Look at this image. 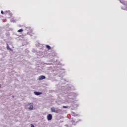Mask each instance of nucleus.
Here are the masks:
<instances>
[{"mask_svg":"<svg viewBox=\"0 0 127 127\" xmlns=\"http://www.w3.org/2000/svg\"><path fill=\"white\" fill-rule=\"evenodd\" d=\"M51 110L52 113H58L61 111V110H56V109L54 107H52L51 109Z\"/></svg>","mask_w":127,"mask_h":127,"instance_id":"f257e3e1","label":"nucleus"},{"mask_svg":"<svg viewBox=\"0 0 127 127\" xmlns=\"http://www.w3.org/2000/svg\"><path fill=\"white\" fill-rule=\"evenodd\" d=\"M53 116L51 114H49L47 116V119L49 121H51L52 120Z\"/></svg>","mask_w":127,"mask_h":127,"instance_id":"f03ea898","label":"nucleus"},{"mask_svg":"<svg viewBox=\"0 0 127 127\" xmlns=\"http://www.w3.org/2000/svg\"><path fill=\"white\" fill-rule=\"evenodd\" d=\"M46 79V76L42 75L39 76L38 80H44Z\"/></svg>","mask_w":127,"mask_h":127,"instance_id":"7ed1b4c3","label":"nucleus"},{"mask_svg":"<svg viewBox=\"0 0 127 127\" xmlns=\"http://www.w3.org/2000/svg\"><path fill=\"white\" fill-rule=\"evenodd\" d=\"M34 93L36 95H41L42 94L41 92H37V91H35Z\"/></svg>","mask_w":127,"mask_h":127,"instance_id":"20e7f679","label":"nucleus"},{"mask_svg":"<svg viewBox=\"0 0 127 127\" xmlns=\"http://www.w3.org/2000/svg\"><path fill=\"white\" fill-rule=\"evenodd\" d=\"M46 47L48 49V50H50L51 49V47H50L49 45L46 46Z\"/></svg>","mask_w":127,"mask_h":127,"instance_id":"39448f33","label":"nucleus"},{"mask_svg":"<svg viewBox=\"0 0 127 127\" xmlns=\"http://www.w3.org/2000/svg\"><path fill=\"white\" fill-rule=\"evenodd\" d=\"M33 105H30V107L28 108V109H29V110H33Z\"/></svg>","mask_w":127,"mask_h":127,"instance_id":"423d86ee","label":"nucleus"},{"mask_svg":"<svg viewBox=\"0 0 127 127\" xmlns=\"http://www.w3.org/2000/svg\"><path fill=\"white\" fill-rule=\"evenodd\" d=\"M23 31V30L22 29H20L18 30V32L20 33Z\"/></svg>","mask_w":127,"mask_h":127,"instance_id":"0eeeda50","label":"nucleus"},{"mask_svg":"<svg viewBox=\"0 0 127 127\" xmlns=\"http://www.w3.org/2000/svg\"><path fill=\"white\" fill-rule=\"evenodd\" d=\"M7 49L11 51V49L9 48L8 45L7 46Z\"/></svg>","mask_w":127,"mask_h":127,"instance_id":"6e6552de","label":"nucleus"},{"mask_svg":"<svg viewBox=\"0 0 127 127\" xmlns=\"http://www.w3.org/2000/svg\"><path fill=\"white\" fill-rule=\"evenodd\" d=\"M63 108H64V109H67V108H68V107H67V106H63Z\"/></svg>","mask_w":127,"mask_h":127,"instance_id":"1a4fd4ad","label":"nucleus"},{"mask_svg":"<svg viewBox=\"0 0 127 127\" xmlns=\"http://www.w3.org/2000/svg\"><path fill=\"white\" fill-rule=\"evenodd\" d=\"M1 13L2 15H3L4 14L2 10L1 11Z\"/></svg>","mask_w":127,"mask_h":127,"instance_id":"9d476101","label":"nucleus"},{"mask_svg":"<svg viewBox=\"0 0 127 127\" xmlns=\"http://www.w3.org/2000/svg\"><path fill=\"white\" fill-rule=\"evenodd\" d=\"M31 127H35V126L32 124L31 125Z\"/></svg>","mask_w":127,"mask_h":127,"instance_id":"9b49d317","label":"nucleus"},{"mask_svg":"<svg viewBox=\"0 0 127 127\" xmlns=\"http://www.w3.org/2000/svg\"><path fill=\"white\" fill-rule=\"evenodd\" d=\"M32 103H29V105H32Z\"/></svg>","mask_w":127,"mask_h":127,"instance_id":"f8f14e48","label":"nucleus"},{"mask_svg":"<svg viewBox=\"0 0 127 127\" xmlns=\"http://www.w3.org/2000/svg\"><path fill=\"white\" fill-rule=\"evenodd\" d=\"M121 1V3H122V1Z\"/></svg>","mask_w":127,"mask_h":127,"instance_id":"ddd939ff","label":"nucleus"}]
</instances>
